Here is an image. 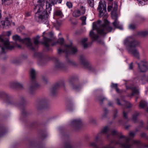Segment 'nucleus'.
I'll use <instances>...</instances> for the list:
<instances>
[{"instance_id":"f3484780","label":"nucleus","mask_w":148,"mask_h":148,"mask_svg":"<svg viewBox=\"0 0 148 148\" xmlns=\"http://www.w3.org/2000/svg\"><path fill=\"white\" fill-rule=\"evenodd\" d=\"M110 130V126H106L103 127L101 131L105 135H105L106 137V134L108 133H109L108 132Z\"/></svg>"},{"instance_id":"ddd939ff","label":"nucleus","mask_w":148,"mask_h":148,"mask_svg":"<svg viewBox=\"0 0 148 148\" xmlns=\"http://www.w3.org/2000/svg\"><path fill=\"white\" fill-rule=\"evenodd\" d=\"M136 47H132L129 48L127 49L128 51L132 54L134 56L138 58L139 56V53L137 50L135 48Z\"/></svg>"},{"instance_id":"423d86ee","label":"nucleus","mask_w":148,"mask_h":148,"mask_svg":"<svg viewBox=\"0 0 148 148\" xmlns=\"http://www.w3.org/2000/svg\"><path fill=\"white\" fill-rule=\"evenodd\" d=\"M12 38L14 40H18L21 42L25 43L30 49L33 50L34 49V48L32 46V44L30 38H25L24 39H21L20 37L17 35L13 36Z\"/></svg>"},{"instance_id":"f257e3e1","label":"nucleus","mask_w":148,"mask_h":148,"mask_svg":"<svg viewBox=\"0 0 148 148\" xmlns=\"http://www.w3.org/2000/svg\"><path fill=\"white\" fill-rule=\"evenodd\" d=\"M37 3L38 4L34 8V11L36 14H38V18L44 24L47 25L49 23L48 20L49 15L43 8L44 5L45 0H38Z\"/></svg>"},{"instance_id":"a19ab883","label":"nucleus","mask_w":148,"mask_h":148,"mask_svg":"<svg viewBox=\"0 0 148 148\" xmlns=\"http://www.w3.org/2000/svg\"><path fill=\"white\" fill-rule=\"evenodd\" d=\"M66 4L67 7L69 9L72 8L73 7V4L70 1H67Z\"/></svg>"},{"instance_id":"de8ad7c7","label":"nucleus","mask_w":148,"mask_h":148,"mask_svg":"<svg viewBox=\"0 0 148 148\" xmlns=\"http://www.w3.org/2000/svg\"><path fill=\"white\" fill-rule=\"evenodd\" d=\"M61 22H59L57 21L55 23L54 25L56 27H58L61 25Z\"/></svg>"},{"instance_id":"a211bd4d","label":"nucleus","mask_w":148,"mask_h":148,"mask_svg":"<svg viewBox=\"0 0 148 148\" xmlns=\"http://www.w3.org/2000/svg\"><path fill=\"white\" fill-rule=\"evenodd\" d=\"M5 102L8 104L16 106L17 103L15 101L8 98L5 100Z\"/></svg>"},{"instance_id":"5701e85b","label":"nucleus","mask_w":148,"mask_h":148,"mask_svg":"<svg viewBox=\"0 0 148 148\" xmlns=\"http://www.w3.org/2000/svg\"><path fill=\"white\" fill-rule=\"evenodd\" d=\"M80 11L79 10H75L73 13V15L75 17H79L82 15Z\"/></svg>"},{"instance_id":"7c9ffc66","label":"nucleus","mask_w":148,"mask_h":148,"mask_svg":"<svg viewBox=\"0 0 148 148\" xmlns=\"http://www.w3.org/2000/svg\"><path fill=\"white\" fill-rule=\"evenodd\" d=\"M55 15L60 17H62L63 16L62 12L60 10H56L55 12Z\"/></svg>"},{"instance_id":"13d9d810","label":"nucleus","mask_w":148,"mask_h":148,"mask_svg":"<svg viewBox=\"0 0 148 148\" xmlns=\"http://www.w3.org/2000/svg\"><path fill=\"white\" fill-rule=\"evenodd\" d=\"M98 26V25H97L95 23V24L94 23H93V26H92L93 29V30L96 29L97 26Z\"/></svg>"},{"instance_id":"b1692460","label":"nucleus","mask_w":148,"mask_h":148,"mask_svg":"<svg viewBox=\"0 0 148 148\" xmlns=\"http://www.w3.org/2000/svg\"><path fill=\"white\" fill-rule=\"evenodd\" d=\"M51 41V39L44 37V41L43 42V44L46 47H48L49 46V43Z\"/></svg>"},{"instance_id":"774afa93","label":"nucleus","mask_w":148,"mask_h":148,"mask_svg":"<svg viewBox=\"0 0 148 148\" xmlns=\"http://www.w3.org/2000/svg\"><path fill=\"white\" fill-rule=\"evenodd\" d=\"M48 35L51 37H52L53 35V34L52 33L50 32L49 33Z\"/></svg>"},{"instance_id":"c9c22d12","label":"nucleus","mask_w":148,"mask_h":148,"mask_svg":"<svg viewBox=\"0 0 148 148\" xmlns=\"http://www.w3.org/2000/svg\"><path fill=\"white\" fill-rule=\"evenodd\" d=\"M39 36H37L36 37L34 38V43L36 45H37L39 43Z\"/></svg>"},{"instance_id":"ea45409f","label":"nucleus","mask_w":148,"mask_h":148,"mask_svg":"<svg viewBox=\"0 0 148 148\" xmlns=\"http://www.w3.org/2000/svg\"><path fill=\"white\" fill-rule=\"evenodd\" d=\"M80 18L82 21V24L83 25H85L86 24V16H84L81 17Z\"/></svg>"},{"instance_id":"7ed1b4c3","label":"nucleus","mask_w":148,"mask_h":148,"mask_svg":"<svg viewBox=\"0 0 148 148\" xmlns=\"http://www.w3.org/2000/svg\"><path fill=\"white\" fill-rule=\"evenodd\" d=\"M112 28L110 26L109 22L107 20H104V23L99 28L97 29V31L99 34L103 35L106 34L108 32H111Z\"/></svg>"},{"instance_id":"bb28decb","label":"nucleus","mask_w":148,"mask_h":148,"mask_svg":"<svg viewBox=\"0 0 148 148\" xmlns=\"http://www.w3.org/2000/svg\"><path fill=\"white\" fill-rule=\"evenodd\" d=\"M147 105V103L145 101L142 100L140 102L139 105V108H144Z\"/></svg>"},{"instance_id":"49530a36","label":"nucleus","mask_w":148,"mask_h":148,"mask_svg":"<svg viewBox=\"0 0 148 148\" xmlns=\"http://www.w3.org/2000/svg\"><path fill=\"white\" fill-rule=\"evenodd\" d=\"M89 121L90 123H95L96 120L94 118H89Z\"/></svg>"},{"instance_id":"f03ea898","label":"nucleus","mask_w":148,"mask_h":148,"mask_svg":"<svg viewBox=\"0 0 148 148\" xmlns=\"http://www.w3.org/2000/svg\"><path fill=\"white\" fill-rule=\"evenodd\" d=\"M31 80L29 83L28 91L30 94H32L36 88L39 86V85L36 80L37 72L34 69H31L30 71Z\"/></svg>"},{"instance_id":"72a5a7b5","label":"nucleus","mask_w":148,"mask_h":148,"mask_svg":"<svg viewBox=\"0 0 148 148\" xmlns=\"http://www.w3.org/2000/svg\"><path fill=\"white\" fill-rule=\"evenodd\" d=\"M140 113L138 112H135L133 115L132 117V119L135 122L136 121L137 117L140 115Z\"/></svg>"},{"instance_id":"79ce46f5","label":"nucleus","mask_w":148,"mask_h":148,"mask_svg":"<svg viewBox=\"0 0 148 148\" xmlns=\"http://www.w3.org/2000/svg\"><path fill=\"white\" fill-rule=\"evenodd\" d=\"M88 3L90 6L91 7H92L94 5V0H88Z\"/></svg>"},{"instance_id":"6e6d98bb","label":"nucleus","mask_w":148,"mask_h":148,"mask_svg":"<svg viewBox=\"0 0 148 148\" xmlns=\"http://www.w3.org/2000/svg\"><path fill=\"white\" fill-rule=\"evenodd\" d=\"M123 115L125 119L127 118V114L125 113V112L123 111Z\"/></svg>"},{"instance_id":"a878e982","label":"nucleus","mask_w":148,"mask_h":148,"mask_svg":"<svg viewBox=\"0 0 148 148\" xmlns=\"http://www.w3.org/2000/svg\"><path fill=\"white\" fill-rule=\"evenodd\" d=\"M113 24L115 27L121 29H123L122 27L119 26V23L118 20H115L114 22L113 23Z\"/></svg>"},{"instance_id":"39448f33","label":"nucleus","mask_w":148,"mask_h":148,"mask_svg":"<svg viewBox=\"0 0 148 148\" xmlns=\"http://www.w3.org/2000/svg\"><path fill=\"white\" fill-rule=\"evenodd\" d=\"M64 49H59L58 50V52L59 54L64 53L66 54L71 53L75 54L77 51L76 47H73L71 45H65L64 46Z\"/></svg>"},{"instance_id":"9b49d317","label":"nucleus","mask_w":148,"mask_h":148,"mask_svg":"<svg viewBox=\"0 0 148 148\" xmlns=\"http://www.w3.org/2000/svg\"><path fill=\"white\" fill-rule=\"evenodd\" d=\"M46 11L47 12V11H50L51 10V7L53 5L56 4V0H49V1H46Z\"/></svg>"},{"instance_id":"393cba45","label":"nucleus","mask_w":148,"mask_h":148,"mask_svg":"<svg viewBox=\"0 0 148 148\" xmlns=\"http://www.w3.org/2000/svg\"><path fill=\"white\" fill-rule=\"evenodd\" d=\"M89 35L90 36L94 39L95 40H97L98 38V36L97 35L95 34L93 32V30H91L90 33Z\"/></svg>"},{"instance_id":"0eeeda50","label":"nucleus","mask_w":148,"mask_h":148,"mask_svg":"<svg viewBox=\"0 0 148 148\" xmlns=\"http://www.w3.org/2000/svg\"><path fill=\"white\" fill-rule=\"evenodd\" d=\"M0 42L3 43V45L1 47L2 53H5L7 50L12 49L14 48L13 46L10 45L9 40L8 39H4L0 36Z\"/></svg>"},{"instance_id":"2eb2a0df","label":"nucleus","mask_w":148,"mask_h":148,"mask_svg":"<svg viewBox=\"0 0 148 148\" xmlns=\"http://www.w3.org/2000/svg\"><path fill=\"white\" fill-rule=\"evenodd\" d=\"M116 103L117 104L119 105H125L127 108H130L132 106V104H130L129 102L126 101H123L122 102V103H121L119 102V99H116Z\"/></svg>"},{"instance_id":"69168bd1","label":"nucleus","mask_w":148,"mask_h":148,"mask_svg":"<svg viewBox=\"0 0 148 148\" xmlns=\"http://www.w3.org/2000/svg\"><path fill=\"white\" fill-rule=\"evenodd\" d=\"M5 95H6V94L4 92H0V96H1Z\"/></svg>"},{"instance_id":"6e6552de","label":"nucleus","mask_w":148,"mask_h":148,"mask_svg":"<svg viewBox=\"0 0 148 148\" xmlns=\"http://www.w3.org/2000/svg\"><path fill=\"white\" fill-rule=\"evenodd\" d=\"M98 9L99 11V16L100 17H104L106 15L105 13L106 11V5L105 2L100 1Z\"/></svg>"},{"instance_id":"f704fd0d","label":"nucleus","mask_w":148,"mask_h":148,"mask_svg":"<svg viewBox=\"0 0 148 148\" xmlns=\"http://www.w3.org/2000/svg\"><path fill=\"white\" fill-rule=\"evenodd\" d=\"M111 86L112 88H114L116 90V91L117 92H120L118 88L117 84L112 83L111 85Z\"/></svg>"},{"instance_id":"473e14b6","label":"nucleus","mask_w":148,"mask_h":148,"mask_svg":"<svg viewBox=\"0 0 148 148\" xmlns=\"http://www.w3.org/2000/svg\"><path fill=\"white\" fill-rule=\"evenodd\" d=\"M3 4L9 5L12 2V0H1Z\"/></svg>"},{"instance_id":"412c9836","label":"nucleus","mask_w":148,"mask_h":148,"mask_svg":"<svg viewBox=\"0 0 148 148\" xmlns=\"http://www.w3.org/2000/svg\"><path fill=\"white\" fill-rule=\"evenodd\" d=\"M79 59L81 61V64L82 65L84 66H86V65H87L88 63L84 56H81L80 57Z\"/></svg>"},{"instance_id":"864d4df0","label":"nucleus","mask_w":148,"mask_h":148,"mask_svg":"<svg viewBox=\"0 0 148 148\" xmlns=\"http://www.w3.org/2000/svg\"><path fill=\"white\" fill-rule=\"evenodd\" d=\"M107 111V110L106 109L105 110V112L106 113V112ZM106 114L105 113L103 114L101 116V118L102 119H104L105 118L106 116Z\"/></svg>"},{"instance_id":"dca6fc26","label":"nucleus","mask_w":148,"mask_h":148,"mask_svg":"<svg viewBox=\"0 0 148 148\" xmlns=\"http://www.w3.org/2000/svg\"><path fill=\"white\" fill-rule=\"evenodd\" d=\"M126 88L127 89H130L132 90V92L131 95V96H134L135 95H138L139 93V90L138 89L136 88V87H128L127 86H126Z\"/></svg>"},{"instance_id":"c85d7f7f","label":"nucleus","mask_w":148,"mask_h":148,"mask_svg":"<svg viewBox=\"0 0 148 148\" xmlns=\"http://www.w3.org/2000/svg\"><path fill=\"white\" fill-rule=\"evenodd\" d=\"M105 135L101 131L99 132L96 136V139H100L103 138Z\"/></svg>"},{"instance_id":"58836bf2","label":"nucleus","mask_w":148,"mask_h":148,"mask_svg":"<svg viewBox=\"0 0 148 148\" xmlns=\"http://www.w3.org/2000/svg\"><path fill=\"white\" fill-rule=\"evenodd\" d=\"M70 85L71 87L74 90H76L78 88L77 86H76L74 83H72L71 82H70Z\"/></svg>"},{"instance_id":"2f4dec72","label":"nucleus","mask_w":148,"mask_h":148,"mask_svg":"<svg viewBox=\"0 0 148 148\" xmlns=\"http://www.w3.org/2000/svg\"><path fill=\"white\" fill-rule=\"evenodd\" d=\"M64 39H63V38H60L58 39V41L57 42H55L53 44H52V45L54 46L56 44L58 43L60 44L61 45H62L63 44V43L64 42Z\"/></svg>"},{"instance_id":"4468645a","label":"nucleus","mask_w":148,"mask_h":148,"mask_svg":"<svg viewBox=\"0 0 148 148\" xmlns=\"http://www.w3.org/2000/svg\"><path fill=\"white\" fill-rule=\"evenodd\" d=\"M46 104V100L44 99H42L38 101L36 105L37 108L39 109L43 107Z\"/></svg>"},{"instance_id":"bf43d9fd","label":"nucleus","mask_w":148,"mask_h":148,"mask_svg":"<svg viewBox=\"0 0 148 148\" xmlns=\"http://www.w3.org/2000/svg\"><path fill=\"white\" fill-rule=\"evenodd\" d=\"M64 138H69V135L67 134H64L62 135Z\"/></svg>"},{"instance_id":"c756f323","label":"nucleus","mask_w":148,"mask_h":148,"mask_svg":"<svg viewBox=\"0 0 148 148\" xmlns=\"http://www.w3.org/2000/svg\"><path fill=\"white\" fill-rule=\"evenodd\" d=\"M1 23L2 25H5L6 26H8L10 25V22L8 20V18H6L4 21H2Z\"/></svg>"},{"instance_id":"cd10ccee","label":"nucleus","mask_w":148,"mask_h":148,"mask_svg":"<svg viewBox=\"0 0 148 148\" xmlns=\"http://www.w3.org/2000/svg\"><path fill=\"white\" fill-rule=\"evenodd\" d=\"M87 38H85L83 39L82 40V43L84 48H87L89 47L88 45L86 43V42L88 40Z\"/></svg>"},{"instance_id":"4be33fe9","label":"nucleus","mask_w":148,"mask_h":148,"mask_svg":"<svg viewBox=\"0 0 148 148\" xmlns=\"http://www.w3.org/2000/svg\"><path fill=\"white\" fill-rule=\"evenodd\" d=\"M117 7L116 6L114 8V11H112L111 12L112 18L113 19H114V20H117V15L115 12V11L117 10Z\"/></svg>"},{"instance_id":"0e129e2a","label":"nucleus","mask_w":148,"mask_h":148,"mask_svg":"<svg viewBox=\"0 0 148 148\" xmlns=\"http://www.w3.org/2000/svg\"><path fill=\"white\" fill-rule=\"evenodd\" d=\"M140 136L142 138H145L146 134L145 133H143L141 134Z\"/></svg>"},{"instance_id":"4c0bfd02","label":"nucleus","mask_w":148,"mask_h":148,"mask_svg":"<svg viewBox=\"0 0 148 148\" xmlns=\"http://www.w3.org/2000/svg\"><path fill=\"white\" fill-rule=\"evenodd\" d=\"M136 27V25L134 23H131L129 24L128 28L131 30H134Z\"/></svg>"},{"instance_id":"338daca9","label":"nucleus","mask_w":148,"mask_h":148,"mask_svg":"<svg viewBox=\"0 0 148 148\" xmlns=\"http://www.w3.org/2000/svg\"><path fill=\"white\" fill-rule=\"evenodd\" d=\"M56 90L55 87H52L51 88V91L52 93L53 94L54 90Z\"/></svg>"},{"instance_id":"6ab92c4d","label":"nucleus","mask_w":148,"mask_h":148,"mask_svg":"<svg viewBox=\"0 0 148 148\" xmlns=\"http://www.w3.org/2000/svg\"><path fill=\"white\" fill-rule=\"evenodd\" d=\"M117 134V131L116 130H114L111 131L110 133H108L106 134V138H112L113 136Z\"/></svg>"},{"instance_id":"3c124183","label":"nucleus","mask_w":148,"mask_h":148,"mask_svg":"<svg viewBox=\"0 0 148 148\" xmlns=\"http://www.w3.org/2000/svg\"><path fill=\"white\" fill-rule=\"evenodd\" d=\"M98 100L102 102L105 99H106V98L104 97H99L98 98Z\"/></svg>"},{"instance_id":"20e7f679","label":"nucleus","mask_w":148,"mask_h":148,"mask_svg":"<svg viewBox=\"0 0 148 148\" xmlns=\"http://www.w3.org/2000/svg\"><path fill=\"white\" fill-rule=\"evenodd\" d=\"M123 42L127 50L129 48L136 47L139 45V42L134 39L132 36L127 37L124 40Z\"/></svg>"},{"instance_id":"1a4fd4ad","label":"nucleus","mask_w":148,"mask_h":148,"mask_svg":"<svg viewBox=\"0 0 148 148\" xmlns=\"http://www.w3.org/2000/svg\"><path fill=\"white\" fill-rule=\"evenodd\" d=\"M138 66V71L140 73H145L148 69V63L145 61H141L137 64Z\"/></svg>"},{"instance_id":"680f3d73","label":"nucleus","mask_w":148,"mask_h":148,"mask_svg":"<svg viewBox=\"0 0 148 148\" xmlns=\"http://www.w3.org/2000/svg\"><path fill=\"white\" fill-rule=\"evenodd\" d=\"M112 7L111 6L109 5L108 7V11H110L112 9Z\"/></svg>"},{"instance_id":"052dcab7","label":"nucleus","mask_w":148,"mask_h":148,"mask_svg":"<svg viewBox=\"0 0 148 148\" xmlns=\"http://www.w3.org/2000/svg\"><path fill=\"white\" fill-rule=\"evenodd\" d=\"M27 56H22L21 57V59L22 60H25L26 59Z\"/></svg>"},{"instance_id":"603ef678","label":"nucleus","mask_w":148,"mask_h":148,"mask_svg":"<svg viewBox=\"0 0 148 148\" xmlns=\"http://www.w3.org/2000/svg\"><path fill=\"white\" fill-rule=\"evenodd\" d=\"M42 81L45 82V83H47L48 81V79L46 77H42Z\"/></svg>"},{"instance_id":"37998d69","label":"nucleus","mask_w":148,"mask_h":148,"mask_svg":"<svg viewBox=\"0 0 148 148\" xmlns=\"http://www.w3.org/2000/svg\"><path fill=\"white\" fill-rule=\"evenodd\" d=\"M73 108V105L72 104L68 105L67 106V109L70 111L72 110Z\"/></svg>"},{"instance_id":"e2e57ef3","label":"nucleus","mask_w":148,"mask_h":148,"mask_svg":"<svg viewBox=\"0 0 148 148\" xmlns=\"http://www.w3.org/2000/svg\"><path fill=\"white\" fill-rule=\"evenodd\" d=\"M6 33L7 34H6V35L8 36H10L11 34V32L10 31H8Z\"/></svg>"},{"instance_id":"aec40b11","label":"nucleus","mask_w":148,"mask_h":148,"mask_svg":"<svg viewBox=\"0 0 148 148\" xmlns=\"http://www.w3.org/2000/svg\"><path fill=\"white\" fill-rule=\"evenodd\" d=\"M147 34V31H140L137 32L135 34L136 36H145Z\"/></svg>"},{"instance_id":"c03bdc74","label":"nucleus","mask_w":148,"mask_h":148,"mask_svg":"<svg viewBox=\"0 0 148 148\" xmlns=\"http://www.w3.org/2000/svg\"><path fill=\"white\" fill-rule=\"evenodd\" d=\"M15 84L16 86L18 87H19L21 88H22L23 87V86L22 84L18 82H15Z\"/></svg>"},{"instance_id":"f8f14e48","label":"nucleus","mask_w":148,"mask_h":148,"mask_svg":"<svg viewBox=\"0 0 148 148\" xmlns=\"http://www.w3.org/2000/svg\"><path fill=\"white\" fill-rule=\"evenodd\" d=\"M55 67L56 69H62L65 71L66 67L63 63H61L58 60L57 61L55 64Z\"/></svg>"},{"instance_id":"09e8293b","label":"nucleus","mask_w":148,"mask_h":148,"mask_svg":"<svg viewBox=\"0 0 148 148\" xmlns=\"http://www.w3.org/2000/svg\"><path fill=\"white\" fill-rule=\"evenodd\" d=\"M135 135V134L134 132H130L129 133V135L131 137H134Z\"/></svg>"},{"instance_id":"9d476101","label":"nucleus","mask_w":148,"mask_h":148,"mask_svg":"<svg viewBox=\"0 0 148 148\" xmlns=\"http://www.w3.org/2000/svg\"><path fill=\"white\" fill-rule=\"evenodd\" d=\"M81 121L80 119H75L73 120L70 123L71 126L74 130H77L80 127Z\"/></svg>"},{"instance_id":"8fccbe9b","label":"nucleus","mask_w":148,"mask_h":148,"mask_svg":"<svg viewBox=\"0 0 148 148\" xmlns=\"http://www.w3.org/2000/svg\"><path fill=\"white\" fill-rule=\"evenodd\" d=\"M119 138H120V139H123V138H126L127 137L126 136L123 135L122 134H120L119 135Z\"/></svg>"},{"instance_id":"4d7b16f0","label":"nucleus","mask_w":148,"mask_h":148,"mask_svg":"<svg viewBox=\"0 0 148 148\" xmlns=\"http://www.w3.org/2000/svg\"><path fill=\"white\" fill-rule=\"evenodd\" d=\"M129 69L130 70L133 69V63L132 62L129 64Z\"/></svg>"},{"instance_id":"a18cd8bd","label":"nucleus","mask_w":148,"mask_h":148,"mask_svg":"<svg viewBox=\"0 0 148 148\" xmlns=\"http://www.w3.org/2000/svg\"><path fill=\"white\" fill-rule=\"evenodd\" d=\"M123 148H130V145L127 143H126L122 145Z\"/></svg>"},{"instance_id":"e433bc0d","label":"nucleus","mask_w":148,"mask_h":148,"mask_svg":"<svg viewBox=\"0 0 148 148\" xmlns=\"http://www.w3.org/2000/svg\"><path fill=\"white\" fill-rule=\"evenodd\" d=\"M79 10H80L81 13H82V14L83 15L84 14L86 11L85 7L82 5H80Z\"/></svg>"},{"instance_id":"5fc2aeb1","label":"nucleus","mask_w":148,"mask_h":148,"mask_svg":"<svg viewBox=\"0 0 148 148\" xmlns=\"http://www.w3.org/2000/svg\"><path fill=\"white\" fill-rule=\"evenodd\" d=\"M114 117L115 118L117 116V110H115L114 112Z\"/></svg>"}]
</instances>
